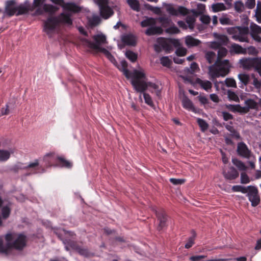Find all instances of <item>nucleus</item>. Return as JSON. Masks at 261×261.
Here are the masks:
<instances>
[{"label": "nucleus", "mask_w": 261, "mask_h": 261, "mask_svg": "<svg viewBox=\"0 0 261 261\" xmlns=\"http://www.w3.org/2000/svg\"><path fill=\"white\" fill-rule=\"evenodd\" d=\"M53 3L62 6L63 12L58 16H49L43 21V31L51 38L56 33L60 24L70 26L72 24L71 15L80 11V8L73 3H64L63 0H50Z\"/></svg>", "instance_id": "nucleus-1"}, {"label": "nucleus", "mask_w": 261, "mask_h": 261, "mask_svg": "<svg viewBox=\"0 0 261 261\" xmlns=\"http://www.w3.org/2000/svg\"><path fill=\"white\" fill-rule=\"evenodd\" d=\"M56 160V166L66 168H70L72 166L71 163L63 157L56 156L55 154L50 153L44 155L43 159L44 164L42 165L40 164L38 159H36L29 163H17V174L20 173L18 171L19 170H24V172L22 173L23 176L21 177V180H23L24 177L27 176L44 173L45 172L44 167H49L54 165V163Z\"/></svg>", "instance_id": "nucleus-2"}, {"label": "nucleus", "mask_w": 261, "mask_h": 261, "mask_svg": "<svg viewBox=\"0 0 261 261\" xmlns=\"http://www.w3.org/2000/svg\"><path fill=\"white\" fill-rule=\"evenodd\" d=\"M134 80L131 84L137 92L144 93L148 88H152L160 92L159 86L155 83L146 82L145 73L140 70H136L134 74Z\"/></svg>", "instance_id": "nucleus-3"}, {"label": "nucleus", "mask_w": 261, "mask_h": 261, "mask_svg": "<svg viewBox=\"0 0 261 261\" xmlns=\"http://www.w3.org/2000/svg\"><path fill=\"white\" fill-rule=\"evenodd\" d=\"M229 67L228 60L217 59L213 64L208 67V73L212 78L224 76L228 73Z\"/></svg>", "instance_id": "nucleus-4"}, {"label": "nucleus", "mask_w": 261, "mask_h": 261, "mask_svg": "<svg viewBox=\"0 0 261 261\" xmlns=\"http://www.w3.org/2000/svg\"><path fill=\"white\" fill-rule=\"evenodd\" d=\"M228 34L232 35L233 40L241 42H248V35L249 30L248 27L238 26L228 28L227 29Z\"/></svg>", "instance_id": "nucleus-5"}, {"label": "nucleus", "mask_w": 261, "mask_h": 261, "mask_svg": "<svg viewBox=\"0 0 261 261\" xmlns=\"http://www.w3.org/2000/svg\"><path fill=\"white\" fill-rule=\"evenodd\" d=\"M45 1L46 0H34L33 6L37 8L35 12L36 14L40 15L44 12H48L50 14H53L58 10V8L57 7L45 4Z\"/></svg>", "instance_id": "nucleus-6"}, {"label": "nucleus", "mask_w": 261, "mask_h": 261, "mask_svg": "<svg viewBox=\"0 0 261 261\" xmlns=\"http://www.w3.org/2000/svg\"><path fill=\"white\" fill-rule=\"evenodd\" d=\"M94 42H91L87 39L83 40V42L89 47L101 52L103 47L100 45L105 44L107 42L106 36L102 34H97L93 37Z\"/></svg>", "instance_id": "nucleus-7"}, {"label": "nucleus", "mask_w": 261, "mask_h": 261, "mask_svg": "<svg viewBox=\"0 0 261 261\" xmlns=\"http://www.w3.org/2000/svg\"><path fill=\"white\" fill-rule=\"evenodd\" d=\"M13 238L11 233L6 235V244L3 243V238L0 237V253L8 254L12 248L16 249V240H13Z\"/></svg>", "instance_id": "nucleus-8"}, {"label": "nucleus", "mask_w": 261, "mask_h": 261, "mask_svg": "<svg viewBox=\"0 0 261 261\" xmlns=\"http://www.w3.org/2000/svg\"><path fill=\"white\" fill-rule=\"evenodd\" d=\"M99 7L100 16L108 19L113 14L112 9L108 6V0H93Z\"/></svg>", "instance_id": "nucleus-9"}, {"label": "nucleus", "mask_w": 261, "mask_h": 261, "mask_svg": "<svg viewBox=\"0 0 261 261\" xmlns=\"http://www.w3.org/2000/svg\"><path fill=\"white\" fill-rule=\"evenodd\" d=\"M247 188V196L251 202V205L254 207L256 206L260 202V197L258 195L257 188L253 186H248Z\"/></svg>", "instance_id": "nucleus-10"}, {"label": "nucleus", "mask_w": 261, "mask_h": 261, "mask_svg": "<svg viewBox=\"0 0 261 261\" xmlns=\"http://www.w3.org/2000/svg\"><path fill=\"white\" fill-rule=\"evenodd\" d=\"M237 152L239 155L245 159H250L253 156L251 150L243 142L238 143Z\"/></svg>", "instance_id": "nucleus-11"}, {"label": "nucleus", "mask_w": 261, "mask_h": 261, "mask_svg": "<svg viewBox=\"0 0 261 261\" xmlns=\"http://www.w3.org/2000/svg\"><path fill=\"white\" fill-rule=\"evenodd\" d=\"M166 10L170 15L175 16H185L188 13V9L185 7L178 6L175 8L170 5L167 7Z\"/></svg>", "instance_id": "nucleus-12"}, {"label": "nucleus", "mask_w": 261, "mask_h": 261, "mask_svg": "<svg viewBox=\"0 0 261 261\" xmlns=\"http://www.w3.org/2000/svg\"><path fill=\"white\" fill-rule=\"evenodd\" d=\"M127 62L125 60H123L121 61L120 64H117V63L116 66L120 71L123 72V74L127 79H131V82L134 79L133 76L135 71L137 70L135 69L132 72H131L127 69Z\"/></svg>", "instance_id": "nucleus-13"}, {"label": "nucleus", "mask_w": 261, "mask_h": 261, "mask_svg": "<svg viewBox=\"0 0 261 261\" xmlns=\"http://www.w3.org/2000/svg\"><path fill=\"white\" fill-rule=\"evenodd\" d=\"M223 175L226 179L231 180L238 178L239 175V173L235 168L230 166L227 169L223 170Z\"/></svg>", "instance_id": "nucleus-14"}, {"label": "nucleus", "mask_w": 261, "mask_h": 261, "mask_svg": "<svg viewBox=\"0 0 261 261\" xmlns=\"http://www.w3.org/2000/svg\"><path fill=\"white\" fill-rule=\"evenodd\" d=\"M240 66L244 69L249 70L256 66L255 58H243L239 61Z\"/></svg>", "instance_id": "nucleus-15"}, {"label": "nucleus", "mask_w": 261, "mask_h": 261, "mask_svg": "<svg viewBox=\"0 0 261 261\" xmlns=\"http://www.w3.org/2000/svg\"><path fill=\"white\" fill-rule=\"evenodd\" d=\"M239 82L238 83L239 87L242 89H246V87L249 86L250 80L251 78L250 74L246 73H240L238 75Z\"/></svg>", "instance_id": "nucleus-16"}, {"label": "nucleus", "mask_w": 261, "mask_h": 261, "mask_svg": "<svg viewBox=\"0 0 261 261\" xmlns=\"http://www.w3.org/2000/svg\"><path fill=\"white\" fill-rule=\"evenodd\" d=\"M155 214L159 222L158 229L161 230L166 225L167 215L162 210L155 211Z\"/></svg>", "instance_id": "nucleus-17"}, {"label": "nucleus", "mask_w": 261, "mask_h": 261, "mask_svg": "<svg viewBox=\"0 0 261 261\" xmlns=\"http://www.w3.org/2000/svg\"><path fill=\"white\" fill-rule=\"evenodd\" d=\"M229 52L231 55L233 54H246V48H243L241 45L233 43L231 44L229 47Z\"/></svg>", "instance_id": "nucleus-18"}, {"label": "nucleus", "mask_w": 261, "mask_h": 261, "mask_svg": "<svg viewBox=\"0 0 261 261\" xmlns=\"http://www.w3.org/2000/svg\"><path fill=\"white\" fill-rule=\"evenodd\" d=\"M16 12V4L14 1H9L6 3L5 13L9 16L13 15Z\"/></svg>", "instance_id": "nucleus-19"}, {"label": "nucleus", "mask_w": 261, "mask_h": 261, "mask_svg": "<svg viewBox=\"0 0 261 261\" xmlns=\"http://www.w3.org/2000/svg\"><path fill=\"white\" fill-rule=\"evenodd\" d=\"M196 83L200 86L202 89L207 92H210V90L212 87V83L207 80L197 78L196 80Z\"/></svg>", "instance_id": "nucleus-20"}, {"label": "nucleus", "mask_w": 261, "mask_h": 261, "mask_svg": "<svg viewBox=\"0 0 261 261\" xmlns=\"http://www.w3.org/2000/svg\"><path fill=\"white\" fill-rule=\"evenodd\" d=\"M219 43L216 42H214L212 44V47L218 48L217 52V59L221 60V58L226 56L227 53V50L226 48L223 47H219Z\"/></svg>", "instance_id": "nucleus-21"}, {"label": "nucleus", "mask_w": 261, "mask_h": 261, "mask_svg": "<svg viewBox=\"0 0 261 261\" xmlns=\"http://www.w3.org/2000/svg\"><path fill=\"white\" fill-rule=\"evenodd\" d=\"M185 43L188 47L198 46L201 41L197 39L194 38L191 36H187L185 38Z\"/></svg>", "instance_id": "nucleus-22"}, {"label": "nucleus", "mask_w": 261, "mask_h": 261, "mask_svg": "<svg viewBox=\"0 0 261 261\" xmlns=\"http://www.w3.org/2000/svg\"><path fill=\"white\" fill-rule=\"evenodd\" d=\"M250 76L251 78H250L249 86L250 87L253 86L257 90H259L261 88V81L258 80L254 73L251 74Z\"/></svg>", "instance_id": "nucleus-23"}, {"label": "nucleus", "mask_w": 261, "mask_h": 261, "mask_svg": "<svg viewBox=\"0 0 261 261\" xmlns=\"http://www.w3.org/2000/svg\"><path fill=\"white\" fill-rule=\"evenodd\" d=\"M27 237L23 234H17V251L22 250L26 245Z\"/></svg>", "instance_id": "nucleus-24"}, {"label": "nucleus", "mask_w": 261, "mask_h": 261, "mask_svg": "<svg viewBox=\"0 0 261 261\" xmlns=\"http://www.w3.org/2000/svg\"><path fill=\"white\" fill-rule=\"evenodd\" d=\"M162 29L160 27L154 25L149 27L145 31V34L148 36L155 34H160L162 33Z\"/></svg>", "instance_id": "nucleus-25"}, {"label": "nucleus", "mask_w": 261, "mask_h": 261, "mask_svg": "<svg viewBox=\"0 0 261 261\" xmlns=\"http://www.w3.org/2000/svg\"><path fill=\"white\" fill-rule=\"evenodd\" d=\"M204 58L206 61L210 64L215 63L217 60L216 53L213 51H206L205 53Z\"/></svg>", "instance_id": "nucleus-26"}, {"label": "nucleus", "mask_w": 261, "mask_h": 261, "mask_svg": "<svg viewBox=\"0 0 261 261\" xmlns=\"http://www.w3.org/2000/svg\"><path fill=\"white\" fill-rule=\"evenodd\" d=\"M122 41L126 44L134 46L136 44L135 37L131 34L126 35L122 38Z\"/></svg>", "instance_id": "nucleus-27"}, {"label": "nucleus", "mask_w": 261, "mask_h": 261, "mask_svg": "<svg viewBox=\"0 0 261 261\" xmlns=\"http://www.w3.org/2000/svg\"><path fill=\"white\" fill-rule=\"evenodd\" d=\"M245 106L243 107L246 112L249 111L250 109H256L257 107V103L253 99H249L245 101Z\"/></svg>", "instance_id": "nucleus-28"}, {"label": "nucleus", "mask_w": 261, "mask_h": 261, "mask_svg": "<svg viewBox=\"0 0 261 261\" xmlns=\"http://www.w3.org/2000/svg\"><path fill=\"white\" fill-rule=\"evenodd\" d=\"M232 164L236 166L240 171H244L246 170L247 167L245 164L239 159L233 158L231 160Z\"/></svg>", "instance_id": "nucleus-29"}, {"label": "nucleus", "mask_w": 261, "mask_h": 261, "mask_svg": "<svg viewBox=\"0 0 261 261\" xmlns=\"http://www.w3.org/2000/svg\"><path fill=\"white\" fill-rule=\"evenodd\" d=\"M182 105L185 109L188 110H192L194 109V106L192 101L187 96H184L182 98Z\"/></svg>", "instance_id": "nucleus-30"}, {"label": "nucleus", "mask_w": 261, "mask_h": 261, "mask_svg": "<svg viewBox=\"0 0 261 261\" xmlns=\"http://www.w3.org/2000/svg\"><path fill=\"white\" fill-rule=\"evenodd\" d=\"M127 3L133 10L137 12L140 11V4L138 0H127Z\"/></svg>", "instance_id": "nucleus-31"}, {"label": "nucleus", "mask_w": 261, "mask_h": 261, "mask_svg": "<svg viewBox=\"0 0 261 261\" xmlns=\"http://www.w3.org/2000/svg\"><path fill=\"white\" fill-rule=\"evenodd\" d=\"M155 24V21L154 19L151 17L147 18L143 20L141 22V25L142 27H147L154 25Z\"/></svg>", "instance_id": "nucleus-32"}, {"label": "nucleus", "mask_w": 261, "mask_h": 261, "mask_svg": "<svg viewBox=\"0 0 261 261\" xmlns=\"http://www.w3.org/2000/svg\"><path fill=\"white\" fill-rule=\"evenodd\" d=\"M212 9L213 12H217L221 11L227 10L225 5L222 3L214 4L212 6Z\"/></svg>", "instance_id": "nucleus-33"}, {"label": "nucleus", "mask_w": 261, "mask_h": 261, "mask_svg": "<svg viewBox=\"0 0 261 261\" xmlns=\"http://www.w3.org/2000/svg\"><path fill=\"white\" fill-rule=\"evenodd\" d=\"M101 53H102L114 65L116 66L117 61L114 57L111 54L110 51L107 50L106 48L101 49Z\"/></svg>", "instance_id": "nucleus-34"}, {"label": "nucleus", "mask_w": 261, "mask_h": 261, "mask_svg": "<svg viewBox=\"0 0 261 261\" xmlns=\"http://www.w3.org/2000/svg\"><path fill=\"white\" fill-rule=\"evenodd\" d=\"M76 251L81 255L85 257H90L93 255V253L90 252L87 248H83L79 246L76 250Z\"/></svg>", "instance_id": "nucleus-35"}, {"label": "nucleus", "mask_w": 261, "mask_h": 261, "mask_svg": "<svg viewBox=\"0 0 261 261\" xmlns=\"http://www.w3.org/2000/svg\"><path fill=\"white\" fill-rule=\"evenodd\" d=\"M196 233L195 231L192 230V236L189 238L187 243L185 244V247L186 249H189L194 244V240Z\"/></svg>", "instance_id": "nucleus-36"}, {"label": "nucleus", "mask_w": 261, "mask_h": 261, "mask_svg": "<svg viewBox=\"0 0 261 261\" xmlns=\"http://www.w3.org/2000/svg\"><path fill=\"white\" fill-rule=\"evenodd\" d=\"M231 190L233 192H240L243 194H246L247 192V187H244L241 185H235L232 187Z\"/></svg>", "instance_id": "nucleus-37"}, {"label": "nucleus", "mask_w": 261, "mask_h": 261, "mask_svg": "<svg viewBox=\"0 0 261 261\" xmlns=\"http://www.w3.org/2000/svg\"><path fill=\"white\" fill-rule=\"evenodd\" d=\"M125 55L126 57L132 62H135L137 59V55L131 50H127Z\"/></svg>", "instance_id": "nucleus-38"}, {"label": "nucleus", "mask_w": 261, "mask_h": 261, "mask_svg": "<svg viewBox=\"0 0 261 261\" xmlns=\"http://www.w3.org/2000/svg\"><path fill=\"white\" fill-rule=\"evenodd\" d=\"M195 21V18L192 16H188L186 18V22L191 30H192L194 28Z\"/></svg>", "instance_id": "nucleus-39"}, {"label": "nucleus", "mask_w": 261, "mask_h": 261, "mask_svg": "<svg viewBox=\"0 0 261 261\" xmlns=\"http://www.w3.org/2000/svg\"><path fill=\"white\" fill-rule=\"evenodd\" d=\"M29 9V6L28 5H23L22 4H20L18 6L17 5V15L28 12Z\"/></svg>", "instance_id": "nucleus-40"}, {"label": "nucleus", "mask_w": 261, "mask_h": 261, "mask_svg": "<svg viewBox=\"0 0 261 261\" xmlns=\"http://www.w3.org/2000/svg\"><path fill=\"white\" fill-rule=\"evenodd\" d=\"M197 122L202 132H204L208 128V124L205 120L201 118H197Z\"/></svg>", "instance_id": "nucleus-41"}, {"label": "nucleus", "mask_w": 261, "mask_h": 261, "mask_svg": "<svg viewBox=\"0 0 261 261\" xmlns=\"http://www.w3.org/2000/svg\"><path fill=\"white\" fill-rule=\"evenodd\" d=\"M10 154L9 151L4 150H0V161L4 162L10 158Z\"/></svg>", "instance_id": "nucleus-42"}, {"label": "nucleus", "mask_w": 261, "mask_h": 261, "mask_svg": "<svg viewBox=\"0 0 261 261\" xmlns=\"http://www.w3.org/2000/svg\"><path fill=\"white\" fill-rule=\"evenodd\" d=\"M220 22L222 25L231 24L232 20L226 15H223L219 18Z\"/></svg>", "instance_id": "nucleus-43"}, {"label": "nucleus", "mask_w": 261, "mask_h": 261, "mask_svg": "<svg viewBox=\"0 0 261 261\" xmlns=\"http://www.w3.org/2000/svg\"><path fill=\"white\" fill-rule=\"evenodd\" d=\"M244 9V5L242 2L240 1H237L234 3V10L239 13L242 12Z\"/></svg>", "instance_id": "nucleus-44"}, {"label": "nucleus", "mask_w": 261, "mask_h": 261, "mask_svg": "<svg viewBox=\"0 0 261 261\" xmlns=\"http://www.w3.org/2000/svg\"><path fill=\"white\" fill-rule=\"evenodd\" d=\"M227 93V97L230 100L234 101H238L239 100L238 96L231 90H228Z\"/></svg>", "instance_id": "nucleus-45"}, {"label": "nucleus", "mask_w": 261, "mask_h": 261, "mask_svg": "<svg viewBox=\"0 0 261 261\" xmlns=\"http://www.w3.org/2000/svg\"><path fill=\"white\" fill-rule=\"evenodd\" d=\"M225 85L228 87H237V84L236 81L233 79L227 78L224 81Z\"/></svg>", "instance_id": "nucleus-46"}, {"label": "nucleus", "mask_w": 261, "mask_h": 261, "mask_svg": "<svg viewBox=\"0 0 261 261\" xmlns=\"http://www.w3.org/2000/svg\"><path fill=\"white\" fill-rule=\"evenodd\" d=\"M160 62H161V64L163 66H165V67H169L171 63V60L167 56L163 57L161 58Z\"/></svg>", "instance_id": "nucleus-47"}, {"label": "nucleus", "mask_w": 261, "mask_h": 261, "mask_svg": "<svg viewBox=\"0 0 261 261\" xmlns=\"http://www.w3.org/2000/svg\"><path fill=\"white\" fill-rule=\"evenodd\" d=\"M261 33V27L256 24L251 26L250 34H259Z\"/></svg>", "instance_id": "nucleus-48"}, {"label": "nucleus", "mask_w": 261, "mask_h": 261, "mask_svg": "<svg viewBox=\"0 0 261 261\" xmlns=\"http://www.w3.org/2000/svg\"><path fill=\"white\" fill-rule=\"evenodd\" d=\"M143 94V97L144 99L145 102L150 106H152L153 105V101L152 100V98L149 94L145 93H142Z\"/></svg>", "instance_id": "nucleus-49"}, {"label": "nucleus", "mask_w": 261, "mask_h": 261, "mask_svg": "<svg viewBox=\"0 0 261 261\" xmlns=\"http://www.w3.org/2000/svg\"><path fill=\"white\" fill-rule=\"evenodd\" d=\"M171 20L168 17H161L159 18V22L164 27H167L171 22Z\"/></svg>", "instance_id": "nucleus-50"}, {"label": "nucleus", "mask_w": 261, "mask_h": 261, "mask_svg": "<svg viewBox=\"0 0 261 261\" xmlns=\"http://www.w3.org/2000/svg\"><path fill=\"white\" fill-rule=\"evenodd\" d=\"M166 32L170 34H176L179 32V30L176 26H172L167 28Z\"/></svg>", "instance_id": "nucleus-51"}, {"label": "nucleus", "mask_w": 261, "mask_h": 261, "mask_svg": "<svg viewBox=\"0 0 261 261\" xmlns=\"http://www.w3.org/2000/svg\"><path fill=\"white\" fill-rule=\"evenodd\" d=\"M250 182V179L248 176L245 172L241 173V183L243 184H246Z\"/></svg>", "instance_id": "nucleus-52"}, {"label": "nucleus", "mask_w": 261, "mask_h": 261, "mask_svg": "<svg viewBox=\"0 0 261 261\" xmlns=\"http://www.w3.org/2000/svg\"><path fill=\"white\" fill-rule=\"evenodd\" d=\"M64 240L67 241V244L69 246L71 249L76 251L79 246L77 245L74 241H72L70 239H65Z\"/></svg>", "instance_id": "nucleus-53"}, {"label": "nucleus", "mask_w": 261, "mask_h": 261, "mask_svg": "<svg viewBox=\"0 0 261 261\" xmlns=\"http://www.w3.org/2000/svg\"><path fill=\"white\" fill-rule=\"evenodd\" d=\"M200 20L203 24H208L211 22V18L208 15H202L200 17Z\"/></svg>", "instance_id": "nucleus-54"}, {"label": "nucleus", "mask_w": 261, "mask_h": 261, "mask_svg": "<svg viewBox=\"0 0 261 261\" xmlns=\"http://www.w3.org/2000/svg\"><path fill=\"white\" fill-rule=\"evenodd\" d=\"M175 53L177 56H184L187 53V49L184 47H178L176 50Z\"/></svg>", "instance_id": "nucleus-55"}, {"label": "nucleus", "mask_w": 261, "mask_h": 261, "mask_svg": "<svg viewBox=\"0 0 261 261\" xmlns=\"http://www.w3.org/2000/svg\"><path fill=\"white\" fill-rule=\"evenodd\" d=\"M169 180L174 185H180L184 184L185 181L184 179H176L173 178H170Z\"/></svg>", "instance_id": "nucleus-56"}, {"label": "nucleus", "mask_w": 261, "mask_h": 261, "mask_svg": "<svg viewBox=\"0 0 261 261\" xmlns=\"http://www.w3.org/2000/svg\"><path fill=\"white\" fill-rule=\"evenodd\" d=\"M2 211L3 218L6 219L9 216L10 211V208L8 206L4 207L2 208Z\"/></svg>", "instance_id": "nucleus-57"}, {"label": "nucleus", "mask_w": 261, "mask_h": 261, "mask_svg": "<svg viewBox=\"0 0 261 261\" xmlns=\"http://www.w3.org/2000/svg\"><path fill=\"white\" fill-rule=\"evenodd\" d=\"M100 22V19L98 16H93L90 20L89 22L91 25L95 26Z\"/></svg>", "instance_id": "nucleus-58"}, {"label": "nucleus", "mask_w": 261, "mask_h": 261, "mask_svg": "<svg viewBox=\"0 0 261 261\" xmlns=\"http://www.w3.org/2000/svg\"><path fill=\"white\" fill-rule=\"evenodd\" d=\"M247 53L249 55H255L257 53V51L255 47L250 46L247 48Z\"/></svg>", "instance_id": "nucleus-59"}, {"label": "nucleus", "mask_w": 261, "mask_h": 261, "mask_svg": "<svg viewBox=\"0 0 261 261\" xmlns=\"http://www.w3.org/2000/svg\"><path fill=\"white\" fill-rule=\"evenodd\" d=\"M222 116L225 121H228L233 119V116L228 112H223Z\"/></svg>", "instance_id": "nucleus-60"}, {"label": "nucleus", "mask_w": 261, "mask_h": 261, "mask_svg": "<svg viewBox=\"0 0 261 261\" xmlns=\"http://www.w3.org/2000/svg\"><path fill=\"white\" fill-rule=\"evenodd\" d=\"M255 5V0H247L245 3L246 7L249 9L253 8Z\"/></svg>", "instance_id": "nucleus-61"}, {"label": "nucleus", "mask_w": 261, "mask_h": 261, "mask_svg": "<svg viewBox=\"0 0 261 261\" xmlns=\"http://www.w3.org/2000/svg\"><path fill=\"white\" fill-rule=\"evenodd\" d=\"M206 257V256L204 255L192 256L190 257V260L191 261H199L200 259L205 258Z\"/></svg>", "instance_id": "nucleus-62"}, {"label": "nucleus", "mask_w": 261, "mask_h": 261, "mask_svg": "<svg viewBox=\"0 0 261 261\" xmlns=\"http://www.w3.org/2000/svg\"><path fill=\"white\" fill-rule=\"evenodd\" d=\"M200 102L202 105H205L208 103V99L204 96H198L197 97Z\"/></svg>", "instance_id": "nucleus-63"}, {"label": "nucleus", "mask_w": 261, "mask_h": 261, "mask_svg": "<svg viewBox=\"0 0 261 261\" xmlns=\"http://www.w3.org/2000/svg\"><path fill=\"white\" fill-rule=\"evenodd\" d=\"M255 16L258 23H261V9L259 10H255Z\"/></svg>", "instance_id": "nucleus-64"}]
</instances>
